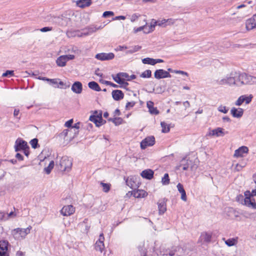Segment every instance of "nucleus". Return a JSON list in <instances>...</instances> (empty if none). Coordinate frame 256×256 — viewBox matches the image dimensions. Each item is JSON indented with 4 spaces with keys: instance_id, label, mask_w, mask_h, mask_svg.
<instances>
[{
    "instance_id": "nucleus-1",
    "label": "nucleus",
    "mask_w": 256,
    "mask_h": 256,
    "mask_svg": "<svg viewBox=\"0 0 256 256\" xmlns=\"http://www.w3.org/2000/svg\"><path fill=\"white\" fill-rule=\"evenodd\" d=\"M32 228L31 226H29L26 228H14L12 230V235L16 240H24L30 233Z\"/></svg>"
},
{
    "instance_id": "nucleus-2",
    "label": "nucleus",
    "mask_w": 256,
    "mask_h": 256,
    "mask_svg": "<svg viewBox=\"0 0 256 256\" xmlns=\"http://www.w3.org/2000/svg\"><path fill=\"white\" fill-rule=\"evenodd\" d=\"M234 72H231L226 74L223 76H220L216 80V82L219 85H228L230 86H232V83L234 82Z\"/></svg>"
},
{
    "instance_id": "nucleus-3",
    "label": "nucleus",
    "mask_w": 256,
    "mask_h": 256,
    "mask_svg": "<svg viewBox=\"0 0 256 256\" xmlns=\"http://www.w3.org/2000/svg\"><path fill=\"white\" fill-rule=\"evenodd\" d=\"M72 164V159L66 156H62L59 162L60 170L63 171L69 172L71 170Z\"/></svg>"
},
{
    "instance_id": "nucleus-4",
    "label": "nucleus",
    "mask_w": 256,
    "mask_h": 256,
    "mask_svg": "<svg viewBox=\"0 0 256 256\" xmlns=\"http://www.w3.org/2000/svg\"><path fill=\"white\" fill-rule=\"evenodd\" d=\"M74 58L75 56L74 54L60 56L57 58L56 64L60 67H64L66 66L68 61L74 60Z\"/></svg>"
},
{
    "instance_id": "nucleus-5",
    "label": "nucleus",
    "mask_w": 256,
    "mask_h": 256,
    "mask_svg": "<svg viewBox=\"0 0 256 256\" xmlns=\"http://www.w3.org/2000/svg\"><path fill=\"white\" fill-rule=\"evenodd\" d=\"M212 232L210 231L203 232L201 233L198 242L204 244L210 242L212 238Z\"/></svg>"
},
{
    "instance_id": "nucleus-6",
    "label": "nucleus",
    "mask_w": 256,
    "mask_h": 256,
    "mask_svg": "<svg viewBox=\"0 0 256 256\" xmlns=\"http://www.w3.org/2000/svg\"><path fill=\"white\" fill-rule=\"evenodd\" d=\"M166 254L170 256H174L176 254L177 256H183L184 252L183 248L180 246H174L170 249L166 250Z\"/></svg>"
},
{
    "instance_id": "nucleus-7",
    "label": "nucleus",
    "mask_w": 256,
    "mask_h": 256,
    "mask_svg": "<svg viewBox=\"0 0 256 256\" xmlns=\"http://www.w3.org/2000/svg\"><path fill=\"white\" fill-rule=\"evenodd\" d=\"M242 86L256 84V77L248 75L246 73H242Z\"/></svg>"
},
{
    "instance_id": "nucleus-8",
    "label": "nucleus",
    "mask_w": 256,
    "mask_h": 256,
    "mask_svg": "<svg viewBox=\"0 0 256 256\" xmlns=\"http://www.w3.org/2000/svg\"><path fill=\"white\" fill-rule=\"evenodd\" d=\"M126 183L132 188H137L140 184V178L136 176H130L127 178Z\"/></svg>"
},
{
    "instance_id": "nucleus-9",
    "label": "nucleus",
    "mask_w": 256,
    "mask_h": 256,
    "mask_svg": "<svg viewBox=\"0 0 256 256\" xmlns=\"http://www.w3.org/2000/svg\"><path fill=\"white\" fill-rule=\"evenodd\" d=\"M253 96L252 94L242 95L240 96L238 100L235 102V105L237 106H241L244 102L246 104H248L252 100Z\"/></svg>"
},
{
    "instance_id": "nucleus-10",
    "label": "nucleus",
    "mask_w": 256,
    "mask_h": 256,
    "mask_svg": "<svg viewBox=\"0 0 256 256\" xmlns=\"http://www.w3.org/2000/svg\"><path fill=\"white\" fill-rule=\"evenodd\" d=\"M154 77L156 79H162L171 78L170 73L163 69L157 70L154 72Z\"/></svg>"
},
{
    "instance_id": "nucleus-11",
    "label": "nucleus",
    "mask_w": 256,
    "mask_h": 256,
    "mask_svg": "<svg viewBox=\"0 0 256 256\" xmlns=\"http://www.w3.org/2000/svg\"><path fill=\"white\" fill-rule=\"evenodd\" d=\"M155 143V138L153 136H148L140 142L142 149H145L148 146H153Z\"/></svg>"
},
{
    "instance_id": "nucleus-12",
    "label": "nucleus",
    "mask_w": 256,
    "mask_h": 256,
    "mask_svg": "<svg viewBox=\"0 0 256 256\" xmlns=\"http://www.w3.org/2000/svg\"><path fill=\"white\" fill-rule=\"evenodd\" d=\"M228 133V132L225 131L223 128L218 127L210 131L208 136H214L216 137L224 136L225 134Z\"/></svg>"
},
{
    "instance_id": "nucleus-13",
    "label": "nucleus",
    "mask_w": 256,
    "mask_h": 256,
    "mask_svg": "<svg viewBox=\"0 0 256 256\" xmlns=\"http://www.w3.org/2000/svg\"><path fill=\"white\" fill-rule=\"evenodd\" d=\"M28 148L27 142L22 138H18L14 145L16 151L18 152L20 150H26Z\"/></svg>"
},
{
    "instance_id": "nucleus-14",
    "label": "nucleus",
    "mask_w": 256,
    "mask_h": 256,
    "mask_svg": "<svg viewBox=\"0 0 256 256\" xmlns=\"http://www.w3.org/2000/svg\"><path fill=\"white\" fill-rule=\"evenodd\" d=\"M95 58L100 60H109L114 58V54L112 52L100 53L96 55Z\"/></svg>"
},
{
    "instance_id": "nucleus-15",
    "label": "nucleus",
    "mask_w": 256,
    "mask_h": 256,
    "mask_svg": "<svg viewBox=\"0 0 256 256\" xmlns=\"http://www.w3.org/2000/svg\"><path fill=\"white\" fill-rule=\"evenodd\" d=\"M248 152V148L246 146H242L234 151V157L236 158H242Z\"/></svg>"
},
{
    "instance_id": "nucleus-16",
    "label": "nucleus",
    "mask_w": 256,
    "mask_h": 256,
    "mask_svg": "<svg viewBox=\"0 0 256 256\" xmlns=\"http://www.w3.org/2000/svg\"><path fill=\"white\" fill-rule=\"evenodd\" d=\"M90 120L94 122L96 126H99L102 124V113L98 114L97 112H94V114L90 116L89 118Z\"/></svg>"
},
{
    "instance_id": "nucleus-17",
    "label": "nucleus",
    "mask_w": 256,
    "mask_h": 256,
    "mask_svg": "<svg viewBox=\"0 0 256 256\" xmlns=\"http://www.w3.org/2000/svg\"><path fill=\"white\" fill-rule=\"evenodd\" d=\"M75 212V208L72 205L64 206L60 210V214L64 216H70Z\"/></svg>"
},
{
    "instance_id": "nucleus-18",
    "label": "nucleus",
    "mask_w": 256,
    "mask_h": 256,
    "mask_svg": "<svg viewBox=\"0 0 256 256\" xmlns=\"http://www.w3.org/2000/svg\"><path fill=\"white\" fill-rule=\"evenodd\" d=\"M104 238L103 234H100L99 236L98 240L96 242L95 244V248L96 250L102 252L104 248Z\"/></svg>"
},
{
    "instance_id": "nucleus-19",
    "label": "nucleus",
    "mask_w": 256,
    "mask_h": 256,
    "mask_svg": "<svg viewBox=\"0 0 256 256\" xmlns=\"http://www.w3.org/2000/svg\"><path fill=\"white\" fill-rule=\"evenodd\" d=\"M8 242L6 240L0 241V256H9L8 252Z\"/></svg>"
},
{
    "instance_id": "nucleus-20",
    "label": "nucleus",
    "mask_w": 256,
    "mask_h": 256,
    "mask_svg": "<svg viewBox=\"0 0 256 256\" xmlns=\"http://www.w3.org/2000/svg\"><path fill=\"white\" fill-rule=\"evenodd\" d=\"M112 76L115 82L120 84V88H125L128 86V83L122 79V78H121L118 73L116 75L112 74Z\"/></svg>"
},
{
    "instance_id": "nucleus-21",
    "label": "nucleus",
    "mask_w": 256,
    "mask_h": 256,
    "mask_svg": "<svg viewBox=\"0 0 256 256\" xmlns=\"http://www.w3.org/2000/svg\"><path fill=\"white\" fill-rule=\"evenodd\" d=\"M233 76L234 82L232 83V86H242V73L238 74L234 72Z\"/></svg>"
},
{
    "instance_id": "nucleus-22",
    "label": "nucleus",
    "mask_w": 256,
    "mask_h": 256,
    "mask_svg": "<svg viewBox=\"0 0 256 256\" xmlns=\"http://www.w3.org/2000/svg\"><path fill=\"white\" fill-rule=\"evenodd\" d=\"M102 28V26H100L98 27H97L96 26L94 25H91L90 26L86 28L84 30V34H85L86 36H88L90 34L92 33L96 32L97 30H100Z\"/></svg>"
},
{
    "instance_id": "nucleus-23",
    "label": "nucleus",
    "mask_w": 256,
    "mask_h": 256,
    "mask_svg": "<svg viewBox=\"0 0 256 256\" xmlns=\"http://www.w3.org/2000/svg\"><path fill=\"white\" fill-rule=\"evenodd\" d=\"M246 30H250L256 28V22L253 16L246 21Z\"/></svg>"
},
{
    "instance_id": "nucleus-24",
    "label": "nucleus",
    "mask_w": 256,
    "mask_h": 256,
    "mask_svg": "<svg viewBox=\"0 0 256 256\" xmlns=\"http://www.w3.org/2000/svg\"><path fill=\"white\" fill-rule=\"evenodd\" d=\"M230 114L234 118H240L244 114V110L242 108H232L230 110Z\"/></svg>"
},
{
    "instance_id": "nucleus-25",
    "label": "nucleus",
    "mask_w": 256,
    "mask_h": 256,
    "mask_svg": "<svg viewBox=\"0 0 256 256\" xmlns=\"http://www.w3.org/2000/svg\"><path fill=\"white\" fill-rule=\"evenodd\" d=\"M242 204L244 206H246L249 208H251L253 209H256V203L255 200L254 198H244Z\"/></svg>"
},
{
    "instance_id": "nucleus-26",
    "label": "nucleus",
    "mask_w": 256,
    "mask_h": 256,
    "mask_svg": "<svg viewBox=\"0 0 256 256\" xmlns=\"http://www.w3.org/2000/svg\"><path fill=\"white\" fill-rule=\"evenodd\" d=\"M82 86L80 82H76L72 86V90L77 94L82 93Z\"/></svg>"
},
{
    "instance_id": "nucleus-27",
    "label": "nucleus",
    "mask_w": 256,
    "mask_h": 256,
    "mask_svg": "<svg viewBox=\"0 0 256 256\" xmlns=\"http://www.w3.org/2000/svg\"><path fill=\"white\" fill-rule=\"evenodd\" d=\"M84 32H80L78 30H68L66 32V36L68 38H72V37H82L86 36L85 34H84Z\"/></svg>"
},
{
    "instance_id": "nucleus-28",
    "label": "nucleus",
    "mask_w": 256,
    "mask_h": 256,
    "mask_svg": "<svg viewBox=\"0 0 256 256\" xmlns=\"http://www.w3.org/2000/svg\"><path fill=\"white\" fill-rule=\"evenodd\" d=\"M132 194L136 198H143L148 196L147 192L142 190H134Z\"/></svg>"
},
{
    "instance_id": "nucleus-29",
    "label": "nucleus",
    "mask_w": 256,
    "mask_h": 256,
    "mask_svg": "<svg viewBox=\"0 0 256 256\" xmlns=\"http://www.w3.org/2000/svg\"><path fill=\"white\" fill-rule=\"evenodd\" d=\"M76 4L78 6L83 8L90 6L92 2V0H78L76 1Z\"/></svg>"
},
{
    "instance_id": "nucleus-30",
    "label": "nucleus",
    "mask_w": 256,
    "mask_h": 256,
    "mask_svg": "<svg viewBox=\"0 0 256 256\" xmlns=\"http://www.w3.org/2000/svg\"><path fill=\"white\" fill-rule=\"evenodd\" d=\"M158 213L160 214H164L166 210V202L164 200H160L158 203Z\"/></svg>"
},
{
    "instance_id": "nucleus-31",
    "label": "nucleus",
    "mask_w": 256,
    "mask_h": 256,
    "mask_svg": "<svg viewBox=\"0 0 256 256\" xmlns=\"http://www.w3.org/2000/svg\"><path fill=\"white\" fill-rule=\"evenodd\" d=\"M140 175L143 178L150 180L153 178L154 172L150 169H147L143 170Z\"/></svg>"
},
{
    "instance_id": "nucleus-32",
    "label": "nucleus",
    "mask_w": 256,
    "mask_h": 256,
    "mask_svg": "<svg viewBox=\"0 0 256 256\" xmlns=\"http://www.w3.org/2000/svg\"><path fill=\"white\" fill-rule=\"evenodd\" d=\"M113 98L116 100H118L123 98L124 94L120 90H114L112 92Z\"/></svg>"
},
{
    "instance_id": "nucleus-33",
    "label": "nucleus",
    "mask_w": 256,
    "mask_h": 256,
    "mask_svg": "<svg viewBox=\"0 0 256 256\" xmlns=\"http://www.w3.org/2000/svg\"><path fill=\"white\" fill-rule=\"evenodd\" d=\"M222 240L224 241V243L228 246H232L237 244L238 242V238H234L226 240L225 238H223Z\"/></svg>"
},
{
    "instance_id": "nucleus-34",
    "label": "nucleus",
    "mask_w": 256,
    "mask_h": 256,
    "mask_svg": "<svg viewBox=\"0 0 256 256\" xmlns=\"http://www.w3.org/2000/svg\"><path fill=\"white\" fill-rule=\"evenodd\" d=\"M147 107L149 110V112L151 114H158L159 113L158 110L154 106V102L152 101H148L146 104Z\"/></svg>"
},
{
    "instance_id": "nucleus-35",
    "label": "nucleus",
    "mask_w": 256,
    "mask_h": 256,
    "mask_svg": "<svg viewBox=\"0 0 256 256\" xmlns=\"http://www.w3.org/2000/svg\"><path fill=\"white\" fill-rule=\"evenodd\" d=\"M156 26H160L165 27L168 25L170 24L172 22L171 19H163L161 20H156Z\"/></svg>"
},
{
    "instance_id": "nucleus-36",
    "label": "nucleus",
    "mask_w": 256,
    "mask_h": 256,
    "mask_svg": "<svg viewBox=\"0 0 256 256\" xmlns=\"http://www.w3.org/2000/svg\"><path fill=\"white\" fill-rule=\"evenodd\" d=\"M16 214L14 212H11L10 213L4 214L0 212V218L4 220H8L10 218H14L16 216Z\"/></svg>"
},
{
    "instance_id": "nucleus-37",
    "label": "nucleus",
    "mask_w": 256,
    "mask_h": 256,
    "mask_svg": "<svg viewBox=\"0 0 256 256\" xmlns=\"http://www.w3.org/2000/svg\"><path fill=\"white\" fill-rule=\"evenodd\" d=\"M138 248L142 256H146V250L148 248V246L145 247L144 242H141L138 245Z\"/></svg>"
},
{
    "instance_id": "nucleus-38",
    "label": "nucleus",
    "mask_w": 256,
    "mask_h": 256,
    "mask_svg": "<svg viewBox=\"0 0 256 256\" xmlns=\"http://www.w3.org/2000/svg\"><path fill=\"white\" fill-rule=\"evenodd\" d=\"M191 163L192 162L190 160L184 158L182 160L180 166H182V170H186L188 169Z\"/></svg>"
},
{
    "instance_id": "nucleus-39",
    "label": "nucleus",
    "mask_w": 256,
    "mask_h": 256,
    "mask_svg": "<svg viewBox=\"0 0 256 256\" xmlns=\"http://www.w3.org/2000/svg\"><path fill=\"white\" fill-rule=\"evenodd\" d=\"M88 86L90 89L96 90V92H100L101 90L98 84L95 82H88Z\"/></svg>"
},
{
    "instance_id": "nucleus-40",
    "label": "nucleus",
    "mask_w": 256,
    "mask_h": 256,
    "mask_svg": "<svg viewBox=\"0 0 256 256\" xmlns=\"http://www.w3.org/2000/svg\"><path fill=\"white\" fill-rule=\"evenodd\" d=\"M142 47L140 46H132L130 48V50H127L126 52V54H132L134 52H138L139 50L141 49Z\"/></svg>"
},
{
    "instance_id": "nucleus-41",
    "label": "nucleus",
    "mask_w": 256,
    "mask_h": 256,
    "mask_svg": "<svg viewBox=\"0 0 256 256\" xmlns=\"http://www.w3.org/2000/svg\"><path fill=\"white\" fill-rule=\"evenodd\" d=\"M156 26V20L154 19H152L150 23H147V26L150 30L151 32H153Z\"/></svg>"
},
{
    "instance_id": "nucleus-42",
    "label": "nucleus",
    "mask_w": 256,
    "mask_h": 256,
    "mask_svg": "<svg viewBox=\"0 0 256 256\" xmlns=\"http://www.w3.org/2000/svg\"><path fill=\"white\" fill-rule=\"evenodd\" d=\"M142 62L144 64H150L152 66L154 65V59L150 58H146L142 60Z\"/></svg>"
},
{
    "instance_id": "nucleus-43",
    "label": "nucleus",
    "mask_w": 256,
    "mask_h": 256,
    "mask_svg": "<svg viewBox=\"0 0 256 256\" xmlns=\"http://www.w3.org/2000/svg\"><path fill=\"white\" fill-rule=\"evenodd\" d=\"M160 125L162 128V132L166 133L170 131V126L168 124H167L165 122H161Z\"/></svg>"
},
{
    "instance_id": "nucleus-44",
    "label": "nucleus",
    "mask_w": 256,
    "mask_h": 256,
    "mask_svg": "<svg viewBox=\"0 0 256 256\" xmlns=\"http://www.w3.org/2000/svg\"><path fill=\"white\" fill-rule=\"evenodd\" d=\"M108 120L112 122L116 126L122 124L123 122L122 119L120 118H110L108 119Z\"/></svg>"
},
{
    "instance_id": "nucleus-45",
    "label": "nucleus",
    "mask_w": 256,
    "mask_h": 256,
    "mask_svg": "<svg viewBox=\"0 0 256 256\" xmlns=\"http://www.w3.org/2000/svg\"><path fill=\"white\" fill-rule=\"evenodd\" d=\"M54 162L53 160H52V161L50 162V164H48V166H47L46 168H44V171H45V172H46L47 174H49L50 172H51V170H52V169L54 168Z\"/></svg>"
},
{
    "instance_id": "nucleus-46",
    "label": "nucleus",
    "mask_w": 256,
    "mask_h": 256,
    "mask_svg": "<svg viewBox=\"0 0 256 256\" xmlns=\"http://www.w3.org/2000/svg\"><path fill=\"white\" fill-rule=\"evenodd\" d=\"M152 76V72L150 70H147L144 72L140 76L141 78H149Z\"/></svg>"
},
{
    "instance_id": "nucleus-47",
    "label": "nucleus",
    "mask_w": 256,
    "mask_h": 256,
    "mask_svg": "<svg viewBox=\"0 0 256 256\" xmlns=\"http://www.w3.org/2000/svg\"><path fill=\"white\" fill-rule=\"evenodd\" d=\"M162 182L164 185H168L170 183V179L168 174H165L164 177L162 179Z\"/></svg>"
},
{
    "instance_id": "nucleus-48",
    "label": "nucleus",
    "mask_w": 256,
    "mask_h": 256,
    "mask_svg": "<svg viewBox=\"0 0 256 256\" xmlns=\"http://www.w3.org/2000/svg\"><path fill=\"white\" fill-rule=\"evenodd\" d=\"M218 110L220 112L226 114L228 111V108L224 106L220 105L218 108Z\"/></svg>"
},
{
    "instance_id": "nucleus-49",
    "label": "nucleus",
    "mask_w": 256,
    "mask_h": 256,
    "mask_svg": "<svg viewBox=\"0 0 256 256\" xmlns=\"http://www.w3.org/2000/svg\"><path fill=\"white\" fill-rule=\"evenodd\" d=\"M144 22H145V24L144 25H143V26H144V30H143V33L144 34H150V33H152L150 32V30L148 28L147 26V22H146V19H144Z\"/></svg>"
},
{
    "instance_id": "nucleus-50",
    "label": "nucleus",
    "mask_w": 256,
    "mask_h": 256,
    "mask_svg": "<svg viewBox=\"0 0 256 256\" xmlns=\"http://www.w3.org/2000/svg\"><path fill=\"white\" fill-rule=\"evenodd\" d=\"M140 16V15L138 14H134L130 16V20L132 22H135L139 18Z\"/></svg>"
},
{
    "instance_id": "nucleus-51",
    "label": "nucleus",
    "mask_w": 256,
    "mask_h": 256,
    "mask_svg": "<svg viewBox=\"0 0 256 256\" xmlns=\"http://www.w3.org/2000/svg\"><path fill=\"white\" fill-rule=\"evenodd\" d=\"M118 74L124 82L129 81V75L127 73L119 72Z\"/></svg>"
},
{
    "instance_id": "nucleus-52",
    "label": "nucleus",
    "mask_w": 256,
    "mask_h": 256,
    "mask_svg": "<svg viewBox=\"0 0 256 256\" xmlns=\"http://www.w3.org/2000/svg\"><path fill=\"white\" fill-rule=\"evenodd\" d=\"M101 185L102 186V190L104 192H107L109 191L110 188V185L109 184L101 182Z\"/></svg>"
},
{
    "instance_id": "nucleus-53",
    "label": "nucleus",
    "mask_w": 256,
    "mask_h": 256,
    "mask_svg": "<svg viewBox=\"0 0 256 256\" xmlns=\"http://www.w3.org/2000/svg\"><path fill=\"white\" fill-rule=\"evenodd\" d=\"M114 15V12L112 11H106L104 12L102 14V17L106 18L110 16H113Z\"/></svg>"
},
{
    "instance_id": "nucleus-54",
    "label": "nucleus",
    "mask_w": 256,
    "mask_h": 256,
    "mask_svg": "<svg viewBox=\"0 0 256 256\" xmlns=\"http://www.w3.org/2000/svg\"><path fill=\"white\" fill-rule=\"evenodd\" d=\"M38 140L36 138H34V139L31 140L30 142V144L34 148H36L37 145H38Z\"/></svg>"
},
{
    "instance_id": "nucleus-55",
    "label": "nucleus",
    "mask_w": 256,
    "mask_h": 256,
    "mask_svg": "<svg viewBox=\"0 0 256 256\" xmlns=\"http://www.w3.org/2000/svg\"><path fill=\"white\" fill-rule=\"evenodd\" d=\"M14 75V72L13 70H6V72H4L2 76L3 77L8 76H12Z\"/></svg>"
},
{
    "instance_id": "nucleus-56",
    "label": "nucleus",
    "mask_w": 256,
    "mask_h": 256,
    "mask_svg": "<svg viewBox=\"0 0 256 256\" xmlns=\"http://www.w3.org/2000/svg\"><path fill=\"white\" fill-rule=\"evenodd\" d=\"M244 166H242L238 164H236L234 170L236 172H239L242 170V168Z\"/></svg>"
},
{
    "instance_id": "nucleus-57",
    "label": "nucleus",
    "mask_w": 256,
    "mask_h": 256,
    "mask_svg": "<svg viewBox=\"0 0 256 256\" xmlns=\"http://www.w3.org/2000/svg\"><path fill=\"white\" fill-rule=\"evenodd\" d=\"M180 192L181 194V199L184 202H186L187 200V197L184 190Z\"/></svg>"
},
{
    "instance_id": "nucleus-58",
    "label": "nucleus",
    "mask_w": 256,
    "mask_h": 256,
    "mask_svg": "<svg viewBox=\"0 0 256 256\" xmlns=\"http://www.w3.org/2000/svg\"><path fill=\"white\" fill-rule=\"evenodd\" d=\"M174 73H175L176 74H180L182 75L186 76H188V74L186 72L182 71V70H174Z\"/></svg>"
},
{
    "instance_id": "nucleus-59",
    "label": "nucleus",
    "mask_w": 256,
    "mask_h": 256,
    "mask_svg": "<svg viewBox=\"0 0 256 256\" xmlns=\"http://www.w3.org/2000/svg\"><path fill=\"white\" fill-rule=\"evenodd\" d=\"M128 48L126 46H118L116 48L115 50L116 51H122Z\"/></svg>"
},
{
    "instance_id": "nucleus-60",
    "label": "nucleus",
    "mask_w": 256,
    "mask_h": 256,
    "mask_svg": "<svg viewBox=\"0 0 256 256\" xmlns=\"http://www.w3.org/2000/svg\"><path fill=\"white\" fill-rule=\"evenodd\" d=\"M143 30H144V26H140L138 28H134L133 32H134V34H136L140 31L143 32Z\"/></svg>"
},
{
    "instance_id": "nucleus-61",
    "label": "nucleus",
    "mask_w": 256,
    "mask_h": 256,
    "mask_svg": "<svg viewBox=\"0 0 256 256\" xmlns=\"http://www.w3.org/2000/svg\"><path fill=\"white\" fill-rule=\"evenodd\" d=\"M20 113V110L18 109L15 108L14 112V116L18 120L20 119V116H18Z\"/></svg>"
},
{
    "instance_id": "nucleus-62",
    "label": "nucleus",
    "mask_w": 256,
    "mask_h": 256,
    "mask_svg": "<svg viewBox=\"0 0 256 256\" xmlns=\"http://www.w3.org/2000/svg\"><path fill=\"white\" fill-rule=\"evenodd\" d=\"M135 103L134 102H127L126 108L127 110H129L130 108H132L134 106Z\"/></svg>"
},
{
    "instance_id": "nucleus-63",
    "label": "nucleus",
    "mask_w": 256,
    "mask_h": 256,
    "mask_svg": "<svg viewBox=\"0 0 256 256\" xmlns=\"http://www.w3.org/2000/svg\"><path fill=\"white\" fill-rule=\"evenodd\" d=\"M244 194L245 196V198H250L252 196V192L249 190H247V191L245 192L244 193Z\"/></svg>"
},
{
    "instance_id": "nucleus-64",
    "label": "nucleus",
    "mask_w": 256,
    "mask_h": 256,
    "mask_svg": "<svg viewBox=\"0 0 256 256\" xmlns=\"http://www.w3.org/2000/svg\"><path fill=\"white\" fill-rule=\"evenodd\" d=\"M68 131L69 130H64L63 132L60 134V136L64 138L67 136Z\"/></svg>"
}]
</instances>
